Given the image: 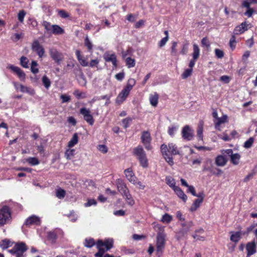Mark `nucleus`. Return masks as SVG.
Here are the masks:
<instances>
[{"instance_id":"f257e3e1","label":"nucleus","mask_w":257,"mask_h":257,"mask_svg":"<svg viewBox=\"0 0 257 257\" xmlns=\"http://www.w3.org/2000/svg\"><path fill=\"white\" fill-rule=\"evenodd\" d=\"M136 81L135 79L130 78L126 83V85L123 88L121 91L115 99V103L117 104H122L127 98L131 91L135 85Z\"/></svg>"},{"instance_id":"f03ea898","label":"nucleus","mask_w":257,"mask_h":257,"mask_svg":"<svg viewBox=\"0 0 257 257\" xmlns=\"http://www.w3.org/2000/svg\"><path fill=\"white\" fill-rule=\"evenodd\" d=\"M133 155L139 161L142 167L146 168L148 167L149 163L147 155L141 145H138L133 149Z\"/></svg>"},{"instance_id":"7ed1b4c3","label":"nucleus","mask_w":257,"mask_h":257,"mask_svg":"<svg viewBox=\"0 0 257 257\" xmlns=\"http://www.w3.org/2000/svg\"><path fill=\"white\" fill-rule=\"evenodd\" d=\"M12 218L11 210L7 205L3 206L0 209V226L8 223Z\"/></svg>"},{"instance_id":"20e7f679","label":"nucleus","mask_w":257,"mask_h":257,"mask_svg":"<svg viewBox=\"0 0 257 257\" xmlns=\"http://www.w3.org/2000/svg\"><path fill=\"white\" fill-rule=\"evenodd\" d=\"M166 236L163 233H159L157 236L156 255L161 257L163 253L166 244Z\"/></svg>"},{"instance_id":"39448f33","label":"nucleus","mask_w":257,"mask_h":257,"mask_svg":"<svg viewBox=\"0 0 257 257\" xmlns=\"http://www.w3.org/2000/svg\"><path fill=\"white\" fill-rule=\"evenodd\" d=\"M75 54L78 61L80 63V65L83 67H86L88 66L92 68L94 67H97V65L99 63V60L96 58L91 60L89 63L87 61L86 59H84L81 55V52L79 50H77L75 51Z\"/></svg>"},{"instance_id":"423d86ee","label":"nucleus","mask_w":257,"mask_h":257,"mask_svg":"<svg viewBox=\"0 0 257 257\" xmlns=\"http://www.w3.org/2000/svg\"><path fill=\"white\" fill-rule=\"evenodd\" d=\"M141 142L144 146L145 149L147 150H151L152 149V146H151V142H152V137L151 136L150 133L148 131H143L142 133V135L141 136Z\"/></svg>"},{"instance_id":"0eeeda50","label":"nucleus","mask_w":257,"mask_h":257,"mask_svg":"<svg viewBox=\"0 0 257 257\" xmlns=\"http://www.w3.org/2000/svg\"><path fill=\"white\" fill-rule=\"evenodd\" d=\"M79 112L83 116L84 119L90 125H92L94 122V119L90 113L89 109L82 107L80 109Z\"/></svg>"},{"instance_id":"6e6552de","label":"nucleus","mask_w":257,"mask_h":257,"mask_svg":"<svg viewBox=\"0 0 257 257\" xmlns=\"http://www.w3.org/2000/svg\"><path fill=\"white\" fill-rule=\"evenodd\" d=\"M41 223L40 218L35 215H32L26 219L24 225L27 227H30L32 225L40 226Z\"/></svg>"},{"instance_id":"1a4fd4ad","label":"nucleus","mask_w":257,"mask_h":257,"mask_svg":"<svg viewBox=\"0 0 257 257\" xmlns=\"http://www.w3.org/2000/svg\"><path fill=\"white\" fill-rule=\"evenodd\" d=\"M115 183L118 191L122 196L130 193L126 184L121 179H117Z\"/></svg>"},{"instance_id":"9d476101","label":"nucleus","mask_w":257,"mask_h":257,"mask_svg":"<svg viewBox=\"0 0 257 257\" xmlns=\"http://www.w3.org/2000/svg\"><path fill=\"white\" fill-rule=\"evenodd\" d=\"M49 54L55 63L58 65L60 64L63 59V55L61 52L55 48H51L49 50Z\"/></svg>"},{"instance_id":"9b49d317","label":"nucleus","mask_w":257,"mask_h":257,"mask_svg":"<svg viewBox=\"0 0 257 257\" xmlns=\"http://www.w3.org/2000/svg\"><path fill=\"white\" fill-rule=\"evenodd\" d=\"M161 151L164 156L165 160L171 166L174 164V161L172 156L169 155L168 153V146L165 144H162L160 147Z\"/></svg>"},{"instance_id":"f8f14e48","label":"nucleus","mask_w":257,"mask_h":257,"mask_svg":"<svg viewBox=\"0 0 257 257\" xmlns=\"http://www.w3.org/2000/svg\"><path fill=\"white\" fill-rule=\"evenodd\" d=\"M7 68L12 70L22 81H25L26 78V74L25 72L19 67L10 64L8 66Z\"/></svg>"},{"instance_id":"ddd939ff","label":"nucleus","mask_w":257,"mask_h":257,"mask_svg":"<svg viewBox=\"0 0 257 257\" xmlns=\"http://www.w3.org/2000/svg\"><path fill=\"white\" fill-rule=\"evenodd\" d=\"M32 49L37 53L39 57L42 58L45 53L43 47L40 45L38 40L34 41L32 45Z\"/></svg>"},{"instance_id":"4468645a","label":"nucleus","mask_w":257,"mask_h":257,"mask_svg":"<svg viewBox=\"0 0 257 257\" xmlns=\"http://www.w3.org/2000/svg\"><path fill=\"white\" fill-rule=\"evenodd\" d=\"M103 59L106 62H111L114 68L117 67L116 56L114 53L109 54L108 52H105L103 55Z\"/></svg>"},{"instance_id":"2eb2a0df","label":"nucleus","mask_w":257,"mask_h":257,"mask_svg":"<svg viewBox=\"0 0 257 257\" xmlns=\"http://www.w3.org/2000/svg\"><path fill=\"white\" fill-rule=\"evenodd\" d=\"M182 138L187 141H190L192 139L193 135L192 131L188 125H185L182 131Z\"/></svg>"},{"instance_id":"dca6fc26","label":"nucleus","mask_w":257,"mask_h":257,"mask_svg":"<svg viewBox=\"0 0 257 257\" xmlns=\"http://www.w3.org/2000/svg\"><path fill=\"white\" fill-rule=\"evenodd\" d=\"M181 225L182 226V228L179 231V233L183 236L189 231L190 228L193 225V223L192 221H190L187 222L181 223Z\"/></svg>"},{"instance_id":"f3484780","label":"nucleus","mask_w":257,"mask_h":257,"mask_svg":"<svg viewBox=\"0 0 257 257\" xmlns=\"http://www.w3.org/2000/svg\"><path fill=\"white\" fill-rule=\"evenodd\" d=\"M247 255L250 256L253 254L256 251V244L254 241L248 242L246 245Z\"/></svg>"},{"instance_id":"a211bd4d","label":"nucleus","mask_w":257,"mask_h":257,"mask_svg":"<svg viewBox=\"0 0 257 257\" xmlns=\"http://www.w3.org/2000/svg\"><path fill=\"white\" fill-rule=\"evenodd\" d=\"M168 153H170L172 156L182 155L177 146L173 143H169L168 144Z\"/></svg>"},{"instance_id":"6ab92c4d","label":"nucleus","mask_w":257,"mask_h":257,"mask_svg":"<svg viewBox=\"0 0 257 257\" xmlns=\"http://www.w3.org/2000/svg\"><path fill=\"white\" fill-rule=\"evenodd\" d=\"M246 30H247V24L246 22H244L234 28L233 31V35H235L241 34Z\"/></svg>"},{"instance_id":"aec40b11","label":"nucleus","mask_w":257,"mask_h":257,"mask_svg":"<svg viewBox=\"0 0 257 257\" xmlns=\"http://www.w3.org/2000/svg\"><path fill=\"white\" fill-rule=\"evenodd\" d=\"M102 243H101V240H98L96 242V247L98 249V252H96L94 256L95 257H102L105 251V249L102 247Z\"/></svg>"},{"instance_id":"412c9836","label":"nucleus","mask_w":257,"mask_h":257,"mask_svg":"<svg viewBox=\"0 0 257 257\" xmlns=\"http://www.w3.org/2000/svg\"><path fill=\"white\" fill-rule=\"evenodd\" d=\"M124 173L126 178L131 183L134 182V180L136 179L137 178L131 168L125 169Z\"/></svg>"},{"instance_id":"4be33fe9","label":"nucleus","mask_w":257,"mask_h":257,"mask_svg":"<svg viewBox=\"0 0 257 257\" xmlns=\"http://www.w3.org/2000/svg\"><path fill=\"white\" fill-rule=\"evenodd\" d=\"M175 193L177 195L178 197L181 199L184 202H186L188 197L187 195L184 193L183 191L179 187H177L173 190Z\"/></svg>"},{"instance_id":"5701e85b","label":"nucleus","mask_w":257,"mask_h":257,"mask_svg":"<svg viewBox=\"0 0 257 257\" xmlns=\"http://www.w3.org/2000/svg\"><path fill=\"white\" fill-rule=\"evenodd\" d=\"M14 246L17 252H22V253H24L28 249L26 244L24 242H17L15 244Z\"/></svg>"},{"instance_id":"b1692460","label":"nucleus","mask_w":257,"mask_h":257,"mask_svg":"<svg viewBox=\"0 0 257 257\" xmlns=\"http://www.w3.org/2000/svg\"><path fill=\"white\" fill-rule=\"evenodd\" d=\"M230 233H232V234L230 236V239L231 241L235 243L238 242L241 238V235H243V233L240 231H236L235 232L231 231Z\"/></svg>"},{"instance_id":"393cba45","label":"nucleus","mask_w":257,"mask_h":257,"mask_svg":"<svg viewBox=\"0 0 257 257\" xmlns=\"http://www.w3.org/2000/svg\"><path fill=\"white\" fill-rule=\"evenodd\" d=\"M227 162V159L223 155H218L215 158V164L217 166H224Z\"/></svg>"},{"instance_id":"a878e982","label":"nucleus","mask_w":257,"mask_h":257,"mask_svg":"<svg viewBox=\"0 0 257 257\" xmlns=\"http://www.w3.org/2000/svg\"><path fill=\"white\" fill-rule=\"evenodd\" d=\"M20 91L22 92H26L30 95L33 96L35 94V90L31 87L24 86L22 84L20 85Z\"/></svg>"},{"instance_id":"bb28decb","label":"nucleus","mask_w":257,"mask_h":257,"mask_svg":"<svg viewBox=\"0 0 257 257\" xmlns=\"http://www.w3.org/2000/svg\"><path fill=\"white\" fill-rule=\"evenodd\" d=\"M159 95L157 92H155L154 94H151L150 96L149 100L151 104L156 107L158 103Z\"/></svg>"},{"instance_id":"cd10ccee","label":"nucleus","mask_w":257,"mask_h":257,"mask_svg":"<svg viewBox=\"0 0 257 257\" xmlns=\"http://www.w3.org/2000/svg\"><path fill=\"white\" fill-rule=\"evenodd\" d=\"M166 183L171 187L173 190L176 188V182L175 179L171 176H168L165 178Z\"/></svg>"},{"instance_id":"c85d7f7f","label":"nucleus","mask_w":257,"mask_h":257,"mask_svg":"<svg viewBox=\"0 0 257 257\" xmlns=\"http://www.w3.org/2000/svg\"><path fill=\"white\" fill-rule=\"evenodd\" d=\"M52 33L54 35H61L64 33L63 29L57 25H52Z\"/></svg>"},{"instance_id":"c756f323","label":"nucleus","mask_w":257,"mask_h":257,"mask_svg":"<svg viewBox=\"0 0 257 257\" xmlns=\"http://www.w3.org/2000/svg\"><path fill=\"white\" fill-rule=\"evenodd\" d=\"M47 239L52 243H55L57 239V234L55 231H51L47 232Z\"/></svg>"},{"instance_id":"7c9ffc66","label":"nucleus","mask_w":257,"mask_h":257,"mask_svg":"<svg viewBox=\"0 0 257 257\" xmlns=\"http://www.w3.org/2000/svg\"><path fill=\"white\" fill-rule=\"evenodd\" d=\"M203 201L202 199H195L190 207V211L192 212L196 211L200 207Z\"/></svg>"},{"instance_id":"2f4dec72","label":"nucleus","mask_w":257,"mask_h":257,"mask_svg":"<svg viewBox=\"0 0 257 257\" xmlns=\"http://www.w3.org/2000/svg\"><path fill=\"white\" fill-rule=\"evenodd\" d=\"M13 242L8 238H5L2 240L0 243V246L3 249H5L13 245Z\"/></svg>"},{"instance_id":"473e14b6","label":"nucleus","mask_w":257,"mask_h":257,"mask_svg":"<svg viewBox=\"0 0 257 257\" xmlns=\"http://www.w3.org/2000/svg\"><path fill=\"white\" fill-rule=\"evenodd\" d=\"M84 46L87 48V51L89 52L92 53L93 51V45L91 41L89 40L88 36H86L84 39Z\"/></svg>"},{"instance_id":"72a5a7b5","label":"nucleus","mask_w":257,"mask_h":257,"mask_svg":"<svg viewBox=\"0 0 257 257\" xmlns=\"http://www.w3.org/2000/svg\"><path fill=\"white\" fill-rule=\"evenodd\" d=\"M240 157L241 156L238 153L233 154V155L230 156V161L231 163L234 165H238Z\"/></svg>"},{"instance_id":"f704fd0d","label":"nucleus","mask_w":257,"mask_h":257,"mask_svg":"<svg viewBox=\"0 0 257 257\" xmlns=\"http://www.w3.org/2000/svg\"><path fill=\"white\" fill-rule=\"evenodd\" d=\"M102 246H104L106 250H108L113 247V241L112 239H107L103 241L101 240Z\"/></svg>"},{"instance_id":"c9c22d12","label":"nucleus","mask_w":257,"mask_h":257,"mask_svg":"<svg viewBox=\"0 0 257 257\" xmlns=\"http://www.w3.org/2000/svg\"><path fill=\"white\" fill-rule=\"evenodd\" d=\"M122 197L125 198L126 203L128 205L132 206L135 204V200L133 198L132 196L130 193H127L126 195H125Z\"/></svg>"},{"instance_id":"e433bc0d","label":"nucleus","mask_w":257,"mask_h":257,"mask_svg":"<svg viewBox=\"0 0 257 257\" xmlns=\"http://www.w3.org/2000/svg\"><path fill=\"white\" fill-rule=\"evenodd\" d=\"M78 142V135H77V133H75L73 135V137L71 138V140L68 142V146L70 148L73 147L76 144H77Z\"/></svg>"},{"instance_id":"4c0bfd02","label":"nucleus","mask_w":257,"mask_h":257,"mask_svg":"<svg viewBox=\"0 0 257 257\" xmlns=\"http://www.w3.org/2000/svg\"><path fill=\"white\" fill-rule=\"evenodd\" d=\"M200 55V49L198 46L194 44L193 45V52L192 54L193 58L194 59H197Z\"/></svg>"},{"instance_id":"58836bf2","label":"nucleus","mask_w":257,"mask_h":257,"mask_svg":"<svg viewBox=\"0 0 257 257\" xmlns=\"http://www.w3.org/2000/svg\"><path fill=\"white\" fill-rule=\"evenodd\" d=\"M203 127L202 124H199L197 129V136L198 140H203Z\"/></svg>"},{"instance_id":"ea45409f","label":"nucleus","mask_w":257,"mask_h":257,"mask_svg":"<svg viewBox=\"0 0 257 257\" xmlns=\"http://www.w3.org/2000/svg\"><path fill=\"white\" fill-rule=\"evenodd\" d=\"M26 161L32 166L37 165L40 163L39 160L36 157H29L26 159Z\"/></svg>"},{"instance_id":"a19ab883","label":"nucleus","mask_w":257,"mask_h":257,"mask_svg":"<svg viewBox=\"0 0 257 257\" xmlns=\"http://www.w3.org/2000/svg\"><path fill=\"white\" fill-rule=\"evenodd\" d=\"M254 141V139L253 137H250L247 141H246L243 144V147L246 149L250 148Z\"/></svg>"},{"instance_id":"79ce46f5","label":"nucleus","mask_w":257,"mask_h":257,"mask_svg":"<svg viewBox=\"0 0 257 257\" xmlns=\"http://www.w3.org/2000/svg\"><path fill=\"white\" fill-rule=\"evenodd\" d=\"M29 59L25 56H23L20 58V64L24 68H27L29 67Z\"/></svg>"},{"instance_id":"37998d69","label":"nucleus","mask_w":257,"mask_h":257,"mask_svg":"<svg viewBox=\"0 0 257 257\" xmlns=\"http://www.w3.org/2000/svg\"><path fill=\"white\" fill-rule=\"evenodd\" d=\"M73 94L78 99L85 98L86 95L85 92H80L78 89H76L73 92Z\"/></svg>"},{"instance_id":"c03bdc74","label":"nucleus","mask_w":257,"mask_h":257,"mask_svg":"<svg viewBox=\"0 0 257 257\" xmlns=\"http://www.w3.org/2000/svg\"><path fill=\"white\" fill-rule=\"evenodd\" d=\"M173 219L172 216L168 214L165 213L162 217L161 221L163 223H169Z\"/></svg>"},{"instance_id":"a18cd8bd","label":"nucleus","mask_w":257,"mask_h":257,"mask_svg":"<svg viewBox=\"0 0 257 257\" xmlns=\"http://www.w3.org/2000/svg\"><path fill=\"white\" fill-rule=\"evenodd\" d=\"M42 81L45 88L48 89L51 84V81L48 77L46 75L43 76L42 78Z\"/></svg>"},{"instance_id":"49530a36","label":"nucleus","mask_w":257,"mask_h":257,"mask_svg":"<svg viewBox=\"0 0 257 257\" xmlns=\"http://www.w3.org/2000/svg\"><path fill=\"white\" fill-rule=\"evenodd\" d=\"M95 244V241L93 238H89L85 239L84 246L90 248Z\"/></svg>"},{"instance_id":"de8ad7c7","label":"nucleus","mask_w":257,"mask_h":257,"mask_svg":"<svg viewBox=\"0 0 257 257\" xmlns=\"http://www.w3.org/2000/svg\"><path fill=\"white\" fill-rule=\"evenodd\" d=\"M126 65L128 68L134 67L135 66V60L131 57H127L125 60Z\"/></svg>"},{"instance_id":"09e8293b","label":"nucleus","mask_w":257,"mask_h":257,"mask_svg":"<svg viewBox=\"0 0 257 257\" xmlns=\"http://www.w3.org/2000/svg\"><path fill=\"white\" fill-rule=\"evenodd\" d=\"M236 43V41L235 36L234 35H232L229 43V46L232 51L235 48Z\"/></svg>"},{"instance_id":"8fccbe9b","label":"nucleus","mask_w":257,"mask_h":257,"mask_svg":"<svg viewBox=\"0 0 257 257\" xmlns=\"http://www.w3.org/2000/svg\"><path fill=\"white\" fill-rule=\"evenodd\" d=\"M38 63L36 61H32L31 63V71L34 74H37L39 72V69L36 67Z\"/></svg>"},{"instance_id":"3c124183","label":"nucleus","mask_w":257,"mask_h":257,"mask_svg":"<svg viewBox=\"0 0 257 257\" xmlns=\"http://www.w3.org/2000/svg\"><path fill=\"white\" fill-rule=\"evenodd\" d=\"M257 227V223L253 222L250 226L247 227L246 231L243 233V235L249 234L251 231H254V228Z\"/></svg>"},{"instance_id":"603ef678","label":"nucleus","mask_w":257,"mask_h":257,"mask_svg":"<svg viewBox=\"0 0 257 257\" xmlns=\"http://www.w3.org/2000/svg\"><path fill=\"white\" fill-rule=\"evenodd\" d=\"M192 69H186L181 75L182 78L184 79L190 76L192 74Z\"/></svg>"},{"instance_id":"864d4df0","label":"nucleus","mask_w":257,"mask_h":257,"mask_svg":"<svg viewBox=\"0 0 257 257\" xmlns=\"http://www.w3.org/2000/svg\"><path fill=\"white\" fill-rule=\"evenodd\" d=\"M132 121V118L128 117L122 120V123L123 124V126L124 128H126L130 126V123Z\"/></svg>"},{"instance_id":"5fc2aeb1","label":"nucleus","mask_w":257,"mask_h":257,"mask_svg":"<svg viewBox=\"0 0 257 257\" xmlns=\"http://www.w3.org/2000/svg\"><path fill=\"white\" fill-rule=\"evenodd\" d=\"M66 195V191L62 189H59L56 192V196L59 199L63 198Z\"/></svg>"},{"instance_id":"6e6d98bb","label":"nucleus","mask_w":257,"mask_h":257,"mask_svg":"<svg viewBox=\"0 0 257 257\" xmlns=\"http://www.w3.org/2000/svg\"><path fill=\"white\" fill-rule=\"evenodd\" d=\"M177 126L172 125V126L169 127L168 133L171 137H173L174 136L175 133L177 131Z\"/></svg>"},{"instance_id":"4d7b16f0","label":"nucleus","mask_w":257,"mask_h":257,"mask_svg":"<svg viewBox=\"0 0 257 257\" xmlns=\"http://www.w3.org/2000/svg\"><path fill=\"white\" fill-rule=\"evenodd\" d=\"M26 14V12L23 10L19 11L18 15V18L19 21L20 22L23 23L24 22V17H25Z\"/></svg>"},{"instance_id":"13d9d810","label":"nucleus","mask_w":257,"mask_h":257,"mask_svg":"<svg viewBox=\"0 0 257 257\" xmlns=\"http://www.w3.org/2000/svg\"><path fill=\"white\" fill-rule=\"evenodd\" d=\"M42 26L45 28L47 31L49 32L52 30V25H51L50 23L44 21L42 23Z\"/></svg>"},{"instance_id":"bf43d9fd","label":"nucleus","mask_w":257,"mask_h":257,"mask_svg":"<svg viewBox=\"0 0 257 257\" xmlns=\"http://www.w3.org/2000/svg\"><path fill=\"white\" fill-rule=\"evenodd\" d=\"M227 118V116L226 115L223 116L221 117L217 118V121L215 123V127H217V126H219L221 123H223L225 122Z\"/></svg>"},{"instance_id":"052dcab7","label":"nucleus","mask_w":257,"mask_h":257,"mask_svg":"<svg viewBox=\"0 0 257 257\" xmlns=\"http://www.w3.org/2000/svg\"><path fill=\"white\" fill-rule=\"evenodd\" d=\"M58 15L62 18H67L69 17V14L63 10H59Z\"/></svg>"},{"instance_id":"680f3d73","label":"nucleus","mask_w":257,"mask_h":257,"mask_svg":"<svg viewBox=\"0 0 257 257\" xmlns=\"http://www.w3.org/2000/svg\"><path fill=\"white\" fill-rule=\"evenodd\" d=\"M134 185L137 186L140 189H144L145 185H144L141 181H138L137 179L134 180V182H132Z\"/></svg>"},{"instance_id":"e2e57ef3","label":"nucleus","mask_w":257,"mask_h":257,"mask_svg":"<svg viewBox=\"0 0 257 257\" xmlns=\"http://www.w3.org/2000/svg\"><path fill=\"white\" fill-rule=\"evenodd\" d=\"M177 43L176 42H173L171 47V54L172 56H176L177 55V49L176 47Z\"/></svg>"},{"instance_id":"0e129e2a","label":"nucleus","mask_w":257,"mask_h":257,"mask_svg":"<svg viewBox=\"0 0 257 257\" xmlns=\"http://www.w3.org/2000/svg\"><path fill=\"white\" fill-rule=\"evenodd\" d=\"M188 44L187 43L184 44L182 45L181 50L180 51V54L182 55H186L188 53Z\"/></svg>"},{"instance_id":"69168bd1","label":"nucleus","mask_w":257,"mask_h":257,"mask_svg":"<svg viewBox=\"0 0 257 257\" xmlns=\"http://www.w3.org/2000/svg\"><path fill=\"white\" fill-rule=\"evenodd\" d=\"M215 54L216 57L218 58H222L223 57L224 53V52L219 49H215Z\"/></svg>"},{"instance_id":"338daca9","label":"nucleus","mask_w":257,"mask_h":257,"mask_svg":"<svg viewBox=\"0 0 257 257\" xmlns=\"http://www.w3.org/2000/svg\"><path fill=\"white\" fill-rule=\"evenodd\" d=\"M74 149H71V150L68 149V150H67L65 152V156L66 157L67 159L70 160V157L74 155Z\"/></svg>"},{"instance_id":"774afa93","label":"nucleus","mask_w":257,"mask_h":257,"mask_svg":"<svg viewBox=\"0 0 257 257\" xmlns=\"http://www.w3.org/2000/svg\"><path fill=\"white\" fill-rule=\"evenodd\" d=\"M201 45L202 46H205L207 48L210 47V44L207 37H204L202 39Z\"/></svg>"}]
</instances>
